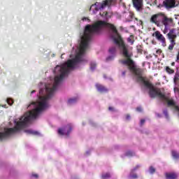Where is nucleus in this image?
<instances>
[{
    "instance_id": "a878e982",
    "label": "nucleus",
    "mask_w": 179,
    "mask_h": 179,
    "mask_svg": "<svg viewBox=\"0 0 179 179\" xmlns=\"http://www.w3.org/2000/svg\"><path fill=\"white\" fill-rule=\"evenodd\" d=\"M149 171H150V174H153V173H155V171H156V169H155V168L153 166H150L149 169Z\"/></svg>"
},
{
    "instance_id": "ea45409f",
    "label": "nucleus",
    "mask_w": 179,
    "mask_h": 179,
    "mask_svg": "<svg viewBox=\"0 0 179 179\" xmlns=\"http://www.w3.org/2000/svg\"><path fill=\"white\" fill-rule=\"evenodd\" d=\"M1 107L3 108H8V106H6V104L2 105Z\"/></svg>"
},
{
    "instance_id": "c9c22d12",
    "label": "nucleus",
    "mask_w": 179,
    "mask_h": 179,
    "mask_svg": "<svg viewBox=\"0 0 179 179\" xmlns=\"http://www.w3.org/2000/svg\"><path fill=\"white\" fill-rule=\"evenodd\" d=\"M126 120H131V116L129 115H127Z\"/></svg>"
},
{
    "instance_id": "4c0bfd02",
    "label": "nucleus",
    "mask_w": 179,
    "mask_h": 179,
    "mask_svg": "<svg viewBox=\"0 0 179 179\" xmlns=\"http://www.w3.org/2000/svg\"><path fill=\"white\" fill-rule=\"evenodd\" d=\"M175 85H176V87H179V80H177V83L175 84Z\"/></svg>"
},
{
    "instance_id": "6ab92c4d",
    "label": "nucleus",
    "mask_w": 179,
    "mask_h": 179,
    "mask_svg": "<svg viewBox=\"0 0 179 179\" xmlns=\"http://www.w3.org/2000/svg\"><path fill=\"white\" fill-rule=\"evenodd\" d=\"M177 80H179V72L177 71L173 78L174 85H177Z\"/></svg>"
},
{
    "instance_id": "423d86ee",
    "label": "nucleus",
    "mask_w": 179,
    "mask_h": 179,
    "mask_svg": "<svg viewBox=\"0 0 179 179\" xmlns=\"http://www.w3.org/2000/svg\"><path fill=\"white\" fill-rule=\"evenodd\" d=\"M152 36L157 38L158 41L162 43V47H166V38L159 31H156Z\"/></svg>"
},
{
    "instance_id": "dca6fc26",
    "label": "nucleus",
    "mask_w": 179,
    "mask_h": 179,
    "mask_svg": "<svg viewBox=\"0 0 179 179\" xmlns=\"http://www.w3.org/2000/svg\"><path fill=\"white\" fill-rule=\"evenodd\" d=\"M166 179H176L177 178V174L174 173H166Z\"/></svg>"
},
{
    "instance_id": "f704fd0d",
    "label": "nucleus",
    "mask_w": 179,
    "mask_h": 179,
    "mask_svg": "<svg viewBox=\"0 0 179 179\" xmlns=\"http://www.w3.org/2000/svg\"><path fill=\"white\" fill-rule=\"evenodd\" d=\"M127 16H134V13H127Z\"/></svg>"
},
{
    "instance_id": "cd10ccee",
    "label": "nucleus",
    "mask_w": 179,
    "mask_h": 179,
    "mask_svg": "<svg viewBox=\"0 0 179 179\" xmlns=\"http://www.w3.org/2000/svg\"><path fill=\"white\" fill-rule=\"evenodd\" d=\"M166 118H169V112H167V109L164 110L163 111Z\"/></svg>"
},
{
    "instance_id": "f257e3e1",
    "label": "nucleus",
    "mask_w": 179,
    "mask_h": 179,
    "mask_svg": "<svg viewBox=\"0 0 179 179\" xmlns=\"http://www.w3.org/2000/svg\"><path fill=\"white\" fill-rule=\"evenodd\" d=\"M121 63L123 65H127L129 69L134 73L135 78L140 83H143L144 86L149 89L150 97H158L164 103H166L168 107H173L178 111H179V107L177 103L170 96V94H164L162 92V90L157 87H155L150 83L145 80V78L142 76V69L138 68L135 63L132 60H121Z\"/></svg>"
},
{
    "instance_id": "39448f33",
    "label": "nucleus",
    "mask_w": 179,
    "mask_h": 179,
    "mask_svg": "<svg viewBox=\"0 0 179 179\" xmlns=\"http://www.w3.org/2000/svg\"><path fill=\"white\" fill-rule=\"evenodd\" d=\"M72 124H69L66 126L62 127V129H58V134L59 135H65L66 136H68L69 134H71V131H72Z\"/></svg>"
},
{
    "instance_id": "412c9836",
    "label": "nucleus",
    "mask_w": 179,
    "mask_h": 179,
    "mask_svg": "<svg viewBox=\"0 0 179 179\" xmlns=\"http://www.w3.org/2000/svg\"><path fill=\"white\" fill-rule=\"evenodd\" d=\"M171 43L169 46V50H173L174 48V46L176 45V41L174 40L170 41Z\"/></svg>"
},
{
    "instance_id": "de8ad7c7",
    "label": "nucleus",
    "mask_w": 179,
    "mask_h": 179,
    "mask_svg": "<svg viewBox=\"0 0 179 179\" xmlns=\"http://www.w3.org/2000/svg\"><path fill=\"white\" fill-rule=\"evenodd\" d=\"M86 153H87V155H89V151H87V152H86Z\"/></svg>"
},
{
    "instance_id": "2eb2a0df",
    "label": "nucleus",
    "mask_w": 179,
    "mask_h": 179,
    "mask_svg": "<svg viewBox=\"0 0 179 179\" xmlns=\"http://www.w3.org/2000/svg\"><path fill=\"white\" fill-rule=\"evenodd\" d=\"M132 156H135V152L132 151H127L124 155H122V157H132Z\"/></svg>"
},
{
    "instance_id": "49530a36",
    "label": "nucleus",
    "mask_w": 179,
    "mask_h": 179,
    "mask_svg": "<svg viewBox=\"0 0 179 179\" xmlns=\"http://www.w3.org/2000/svg\"><path fill=\"white\" fill-rule=\"evenodd\" d=\"M61 58L64 59V55H62Z\"/></svg>"
},
{
    "instance_id": "9d476101",
    "label": "nucleus",
    "mask_w": 179,
    "mask_h": 179,
    "mask_svg": "<svg viewBox=\"0 0 179 179\" xmlns=\"http://www.w3.org/2000/svg\"><path fill=\"white\" fill-rule=\"evenodd\" d=\"M162 24H164V27H170V26L173 24V19L167 17L166 15H164Z\"/></svg>"
},
{
    "instance_id": "c756f323",
    "label": "nucleus",
    "mask_w": 179,
    "mask_h": 179,
    "mask_svg": "<svg viewBox=\"0 0 179 179\" xmlns=\"http://www.w3.org/2000/svg\"><path fill=\"white\" fill-rule=\"evenodd\" d=\"M102 17H103L104 19H108L110 17V16L107 15V14L106 13L105 15H101Z\"/></svg>"
},
{
    "instance_id": "bb28decb",
    "label": "nucleus",
    "mask_w": 179,
    "mask_h": 179,
    "mask_svg": "<svg viewBox=\"0 0 179 179\" xmlns=\"http://www.w3.org/2000/svg\"><path fill=\"white\" fill-rule=\"evenodd\" d=\"M83 22H88V23H90V19L89 17H84L82 18Z\"/></svg>"
},
{
    "instance_id": "2f4dec72",
    "label": "nucleus",
    "mask_w": 179,
    "mask_h": 179,
    "mask_svg": "<svg viewBox=\"0 0 179 179\" xmlns=\"http://www.w3.org/2000/svg\"><path fill=\"white\" fill-rule=\"evenodd\" d=\"M174 92H175V93H179L178 87H174Z\"/></svg>"
},
{
    "instance_id": "4be33fe9",
    "label": "nucleus",
    "mask_w": 179,
    "mask_h": 179,
    "mask_svg": "<svg viewBox=\"0 0 179 179\" xmlns=\"http://www.w3.org/2000/svg\"><path fill=\"white\" fill-rule=\"evenodd\" d=\"M172 156L173 159H178L179 158V153L177 152L176 150H172Z\"/></svg>"
},
{
    "instance_id": "a19ab883",
    "label": "nucleus",
    "mask_w": 179,
    "mask_h": 179,
    "mask_svg": "<svg viewBox=\"0 0 179 179\" xmlns=\"http://www.w3.org/2000/svg\"><path fill=\"white\" fill-rule=\"evenodd\" d=\"M157 54H162V50H157Z\"/></svg>"
},
{
    "instance_id": "7c9ffc66",
    "label": "nucleus",
    "mask_w": 179,
    "mask_h": 179,
    "mask_svg": "<svg viewBox=\"0 0 179 179\" xmlns=\"http://www.w3.org/2000/svg\"><path fill=\"white\" fill-rule=\"evenodd\" d=\"M136 111H138V113H141V111H143L142 107L136 108Z\"/></svg>"
},
{
    "instance_id": "c85d7f7f",
    "label": "nucleus",
    "mask_w": 179,
    "mask_h": 179,
    "mask_svg": "<svg viewBox=\"0 0 179 179\" xmlns=\"http://www.w3.org/2000/svg\"><path fill=\"white\" fill-rule=\"evenodd\" d=\"M169 30H170V27H165L164 29V34H166V33H169Z\"/></svg>"
},
{
    "instance_id": "a211bd4d",
    "label": "nucleus",
    "mask_w": 179,
    "mask_h": 179,
    "mask_svg": "<svg viewBox=\"0 0 179 179\" xmlns=\"http://www.w3.org/2000/svg\"><path fill=\"white\" fill-rule=\"evenodd\" d=\"M96 62H91L90 64V70L93 72V71H94L96 69Z\"/></svg>"
},
{
    "instance_id": "7ed1b4c3",
    "label": "nucleus",
    "mask_w": 179,
    "mask_h": 179,
    "mask_svg": "<svg viewBox=\"0 0 179 179\" xmlns=\"http://www.w3.org/2000/svg\"><path fill=\"white\" fill-rule=\"evenodd\" d=\"M113 2H115V0H106L102 3L96 2L94 4L91 6L90 10H92V9L95 7V9L92 10V13L96 15L99 10H103L106 6H110Z\"/></svg>"
},
{
    "instance_id": "a18cd8bd",
    "label": "nucleus",
    "mask_w": 179,
    "mask_h": 179,
    "mask_svg": "<svg viewBox=\"0 0 179 179\" xmlns=\"http://www.w3.org/2000/svg\"><path fill=\"white\" fill-rule=\"evenodd\" d=\"M176 17L175 19H178V17L177 16H179L178 15H175Z\"/></svg>"
},
{
    "instance_id": "79ce46f5",
    "label": "nucleus",
    "mask_w": 179,
    "mask_h": 179,
    "mask_svg": "<svg viewBox=\"0 0 179 179\" xmlns=\"http://www.w3.org/2000/svg\"><path fill=\"white\" fill-rule=\"evenodd\" d=\"M154 3L155 5H157V0H155Z\"/></svg>"
},
{
    "instance_id": "37998d69",
    "label": "nucleus",
    "mask_w": 179,
    "mask_h": 179,
    "mask_svg": "<svg viewBox=\"0 0 179 179\" xmlns=\"http://www.w3.org/2000/svg\"><path fill=\"white\" fill-rule=\"evenodd\" d=\"M171 65L172 66H174V65H176V62H172Z\"/></svg>"
},
{
    "instance_id": "8fccbe9b",
    "label": "nucleus",
    "mask_w": 179,
    "mask_h": 179,
    "mask_svg": "<svg viewBox=\"0 0 179 179\" xmlns=\"http://www.w3.org/2000/svg\"><path fill=\"white\" fill-rule=\"evenodd\" d=\"M0 107H1V105H0Z\"/></svg>"
},
{
    "instance_id": "393cba45",
    "label": "nucleus",
    "mask_w": 179,
    "mask_h": 179,
    "mask_svg": "<svg viewBox=\"0 0 179 179\" xmlns=\"http://www.w3.org/2000/svg\"><path fill=\"white\" fill-rule=\"evenodd\" d=\"M6 101L9 106H12V104H13V100L10 98H8Z\"/></svg>"
},
{
    "instance_id": "f03ea898",
    "label": "nucleus",
    "mask_w": 179,
    "mask_h": 179,
    "mask_svg": "<svg viewBox=\"0 0 179 179\" xmlns=\"http://www.w3.org/2000/svg\"><path fill=\"white\" fill-rule=\"evenodd\" d=\"M14 128H4L3 132H0V141L2 139H6L10 135L17 134L23 128H26V113L20 118L15 119Z\"/></svg>"
},
{
    "instance_id": "58836bf2",
    "label": "nucleus",
    "mask_w": 179,
    "mask_h": 179,
    "mask_svg": "<svg viewBox=\"0 0 179 179\" xmlns=\"http://www.w3.org/2000/svg\"><path fill=\"white\" fill-rule=\"evenodd\" d=\"M34 93H36V90H33V91L31 92V96H32L33 94H34Z\"/></svg>"
},
{
    "instance_id": "20e7f679",
    "label": "nucleus",
    "mask_w": 179,
    "mask_h": 179,
    "mask_svg": "<svg viewBox=\"0 0 179 179\" xmlns=\"http://www.w3.org/2000/svg\"><path fill=\"white\" fill-rule=\"evenodd\" d=\"M163 14H155L153 15L150 18L151 23H155L158 27L162 26V22L163 21Z\"/></svg>"
},
{
    "instance_id": "4468645a",
    "label": "nucleus",
    "mask_w": 179,
    "mask_h": 179,
    "mask_svg": "<svg viewBox=\"0 0 179 179\" xmlns=\"http://www.w3.org/2000/svg\"><path fill=\"white\" fill-rule=\"evenodd\" d=\"M26 134H28L29 135H40V133L38 131H36L33 129H27L24 131Z\"/></svg>"
},
{
    "instance_id": "473e14b6",
    "label": "nucleus",
    "mask_w": 179,
    "mask_h": 179,
    "mask_svg": "<svg viewBox=\"0 0 179 179\" xmlns=\"http://www.w3.org/2000/svg\"><path fill=\"white\" fill-rule=\"evenodd\" d=\"M145 119H142L141 120V122H140V124L141 125H143V124H145Z\"/></svg>"
},
{
    "instance_id": "0eeeda50",
    "label": "nucleus",
    "mask_w": 179,
    "mask_h": 179,
    "mask_svg": "<svg viewBox=\"0 0 179 179\" xmlns=\"http://www.w3.org/2000/svg\"><path fill=\"white\" fill-rule=\"evenodd\" d=\"M117 55V49L115 47H112L108 50V56L106 57V61L110 62V61H113Z\"/></svg>"
},
{
    "instance_id": "6e6552de",
    "label": "nucleus",
    "mask_w": 179,
    "mask_h": 179,
    "mask_svg": "<svg viewBox=\"0 0 179 179\" xmlns=\"http://www.w3.org/2000/svg\"><path fill=\"white\" fill-rule=\"evenodd\" d=\"M132 1L135 9H136V10L138 12H141L143 8V0H132Z\"/></svg>"
},
{
    "instance_id": "f3484780",
    "label": "nucleus",
    "mask_w": 179,
    "mask_h": 179,
    "mask_svg": "<svg viewBox=\"0 0 179 179\" xmlns=\"http://www.w3.org/2000/svg\"><path fill=\"white\" fill-rule=\"evenodd\" d=\"M76 101H78V98H72L69 99L67 103L69 106H72V104H75Z\"/></svg>"
},
{
    "instance_id": "e433bc0d",
    "label": "nucleus",
    "mask_w": 179,
    "mask_h": 179,
    "mask_svg": "<svg viewBox=\"0 0 179 179\" xmlns=\"http://www.w3.org/2000/svg\"><path fill=\"white\" fill-rule=\"evenodd\" d=\"M32 177H34L35 178H38V175H37V174H32Z\"/></svg>"
},
{
    "instance_id": "09e8293b",
    "label": "nucleus",
    "mask_w": 179,
    "mask_h": 179,
    "mask_svg": "<svg viewBox=\"0 0 179 179\" xmlns=\"http://www.w3.org/2000/svg\"><path fill=\"white\" fill-rule=\"evenodd\" d=\"M103 78L106 79V75L103 76Z\"/></svg>"
},
{
    "instance_id": "9b49d317",
    "label": "nucleus",
    "mask_w": 179,
    "mask_h": 179,
    "mask_svg": "<svg viewBox=\"0 0 179 179\" xmlns=\"http://www.w3.org/2000/svg\"><path fill=\"white\" fill-rule=\"evenodd\" d=\"M167 37L170 41L171 40H174V38H177V34H176V29H172L169 31V32L167 34Z\"/></svg>"
},
{
    "instance_id": "72a5a7b5",
    "label": "nucleus",
    "mask_w": 179,
    "mask_h": 179,
    "mask_svg": "<svg viewBox=\"0 0 179 179\" xmlns=\"http://www.w3.org/2000/svg\"><path fill=\"white\" fill-rule=\"evenodd\" d=\"M108 110H109V111H115V109H114V108H113V107H111V106H110V107L108 108Z\"/></svg>"
},
{
    "instance_id": "c03bdc74",
    "label": "nucleus",
    "mask_w": 179,
    "mask_h": 179,
    "mask_svg": "<svg viewBox=\"0 0 179 179\" xmlns=\"http://www.w3.org/2000/svg\"><path fill=\"white\" fill-rule=\"evenodd\" d=\"M122 74L123 76H125V71H123V72L122 73Z\"/></svg>"
},
{
    "instance_id": "5701e85b",
    "label": "nucleus",
    "mask_w": 179,
    "mask_h": 179,
    "mask_svg": "<svg viewBox=\"0 0 179 179\" xmlns=\"http://www.w3.org/2000/svg\"><path fill=\"white\" fill-rule=\"evenodd\" d=\"M134 36H131L130 37L127 38V43L132 45L134 43Z\"/></svg>"
},
{
    "instance_id": "f8f14e48",
    "label": "nucleus",
    "mask_w": 179,
    "mask_h": 179,
    "mask_svg": "<svg viewBox=\"0 0 179 179\" xmlns=\"http://www.w3.org/2000/svg\"><path fill=\"white\" fill-rule=\"evenodd\" d=\"M139 167H141V165H137L136 167H134L133 169H131L130 174L129 176V178L130 179H136L138 178V176L134 173H135L136 171L138 170V169H139Z\"/></svg>"
},
{
    "instance_id": "ddd939ff",
    "label": "nucleus",
    "mask_w": 179,
    "mask_h": 179,
    "mask_svg": "<svg viewBox=\"0 0 179 179\" xmlns=\"http://www.w3.org/2000/svg\"><path fill=\"white\" fill-rule=\"evenodd\" d=\"M96 87L98 92H100L101 93H103L104 92H108V90L102 85L96 84Z\"/></svg>"
},
{
    "instance_id": "b1692460",
    "label": "nucleus",
    "mask_w": 179,
    "mask_h": 179,
    "mask_svg": "<svg viewBox=\"0 0 179 179\" xmlns=\"http://www.w3.org/2000/svg\"><path fill=\"white\" fill-rule=\"evenodd\" d=\"M166 72L171 75L172 73H174V70L170 69V67H166Z\"/></svg>"
},
{
    "instance_id": "aec40b11",
    "label": "nucleus",
    "mask_w": 179,
    "mask_h": 179,
    "mask_svg": "<svg viewBox=\"0 0 179 179\" xmlns=\"http://www.w3.org/2000/svg\"><path fill=\"white\" fill-rule=\"evenodd\" d=\"M110 177H111V174H110V173H102V176H101L102 179H108Z\"/></svg>"
},
{
    "instance_id": "1a4fd4ad",
    "label": "nucleus",
    "mask_w": 179,
    "mask_h": 179,
    "mask_svg": "<svg viewBox=\"0 0 179 179\" xmlns=\"http://www.w3.org/2000/svg\"><path fill=\"white\" fill-rule=\"evenodd\" d=\"M163 5L166 8V9L176 8V0H164L163 1Z\"/></svg>"
}]
</instances>
